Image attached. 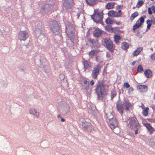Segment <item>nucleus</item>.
<instances>
[{
    "label": "nucleus",
    "mask_w": 155,
    "mask_h": 155,
    "mask_svg": "<svg viewBox=\"0 0 155 155\" xmlns=\"http://www.w3.org/2000/svg\"><path fill=\"white\" fill-rule=\"evenodd\" d=\"M104 43L107 48L111 52H113L115 46L112 41L110 38H106L104 40Z\"/></svg>",
    "instance_id": "nucleus-7"
},
{
    "label": "nucleus",
    "mask_w": 155,
    "mask_h": 155,
    "mask_svg": "<svg viewBox=\"0 0 155 155\" xmlns=\"http://www.w3.org/2000/svg\"><path fill=\"white\" fill-rule=\"evenodd\" d=\"M144 74L147 78H151L152 76V73L151 71L149 69L145 71Z\"/></svg>",
    "instance_id": "nucleus-20"
},
{
    "label": "nucleus",
    "mask_w": 155,
    "mask_h": 155,
    "mask_svg": "<svg viewBox=\"0 0 155 155\" xmlns=\"http://www.w3.org/2000/svg\"><path fill=\"white\" fill-rule=\"evenodd\" d=\"M152 8L151 7H149L148 8V12L149 15H151L152 14Z\"/></svg>",
    "instance_id": "nucleus-42"
},
{
    "label": "nucleus",
    "mask_w": 155,
    "mask_h": 155,
    "mask_svg": "<svg viewBox=\"0 0 155 155\" xmlns=\"http://www.w3.org/2000/svg\"><path fill=\"white\" fill-rule=\"evenodd\" d=\"M144 18L142 17H140L133 26V29L134 31L136 29L141 26L142 24L144 22Z\"/></svg>",
    "instance_id": "nucleus-9"
},
{
    "label": "nucleus",
    "mask_w": 155,
    "mask_h": 155,
    "mask_svg": "<svg viewBox=\"0 0 155 155\" xmlns=\"http://www.w3.org/2000/svg\"><path fill=\"white\" fill-rule=\"evenodd\" d=\"M133 8V9H134V8H135V7H134Z\"/></svg>",
    "instance_id": "nucleus-55"
},
{
    "label": "nucleus",
    "mask_w": 155,
    "mask_h": 155,
    "mask_svg": "<svg viewBox=\"0 0 155 155\" xmlns=\"http://www.w3.org/2000/svg\"><path fill=\"white\" fill-rule=\"evenodd\" d=\"M128 125L131 129H133L138 127L139 124L137 120L134 118H132L130 119Z\"/></svg>",
    "instance_id": "nucleus-11"
},
{
    "label": "nucleus",
    "mask_w": 155,
    "mask_h": 155,
    "mask_svg": "<svg viewBox=\"0 0 155 155\" xmlns=\"http://www.w3.org/2000/svg\"><path fill=\"white\" fill-rule=\"evenodd\" d=\"M95 91L96 93L98 99H102L107 94V90L105 86L103 84H98L96 87Z\"/></svg>",
    "instance_id": "nucleus-1"
},
{
    "label": "nucleus",
    "mask_w": 155,
    "mask_h": 155,
    "mask_svg": "<svg viewBox=\"0 0 155 155\" xmlns=\"http://www.w3.org/2000/svg\"><path fill=\"white\" fill-rule=\"evenodd\" d=\"M102 66L99 64H97L94 67L91 76L94 79H96L97 76L99 74V72L101 71Z\"/></svg>",
    "instance_id": "nucleus-6"
},
{
    "label": "nucleus",
    "mask_w": 155,
    "mask_h": 155,
    "mask_svg": "<svg viewBox=\"0 0 155 155\" xmlns=\"http://www.w3.org/2000/svg\"><path fill=\"white\" fill-rule=\"evenodd\" d=\"M28 34L26 31H21L18 34V38L20 41H25L28 37Z\"/></svg>",
    "instance_id": "nucleus-8"
},
{
    "label": "nucleus",
    "mask_w": 155,
    "mask_h": 155,
    "mask_svg": "<svg viewBox=\"0 0 155 155\" xmlns=\"http://www.w3.org/2000/svg\"><path fill=\"white\" fill-rule=\"evenodd\" d=\"M121 38L120 35L117 34H115L114 37V40L116 44L118 45L120 43V41Z\"/></svg>",
    "instance_id": "nucleus-19"
},
{
    "label": "nucleus",
    "mask_w": 155,
    "mask_h": 155,
    "mask_svg": "<svg viewBox=\"0 0 155 155\" xmlns=\"http://www.w3.org/2000/svg\"><path fill=\"white\" fill-rule=\"evenodd\" d=\"M136 61H133L132 63V64L133 65H134L135 64Z\"/></svg>",
    "instance_id": "nucleus-51"
},
{
    "label": "nucleus",
    "mask_w": 155,
    "mask_h": 155,
    "mask_svg": "<svg viewBox=\"0 0 155 155\" xmlns=\"http://www.w3.org/2000/svg\"><path fill=\"white\" fill-rule=\"evenodd\" d=\"M74 28L72 25H68L66 26V32L68 37L72 43H74Z\"/></svg>",
    "instance_id": "nucleus-2"
},
{
    "label": "nucleus",
    "mask_w": 155,
    "mask_h": 155,
    "mask_svg": "<svg viewBox=\"0 0 155 155\" xmlns=\"http://www.w3.org/2000/svg\"><path fill=\"white\" fill-rule=\"evenodd\" d=\"M30 114L33 115H35L36 117H38L39 116V113L37 112L36 110L34 108H32L30 110Z\"/></svg>",
    "instance_id": "nucleus-25"
},
{
    "label": "nucleus",
    "mask_w": 155,
    "mask_h": 155,
    "mask_svg": "<svg viewBox=\"0 0 155 155\" xmlns=\"http://www.w3.org/2000/svg\"><path fill=\"white\" fill-rule=\"evenodd\" d=\"M144 17L145 18H146V16L145 15L144 16Z\"/></svg>",
    "instance_id": "nucleus-54"
},
{
    "label": "nucleus",
    "mask_w": 155,
    "mask_h": 155,
    "mask_svg": "<svg viewBox=\"0 0 155 155\" xmlns=\"http://www.w3.org/2000/svg\"><path fill=\"white\" fill-rule=\"evenodd\" d=\"M107 116L109 120L108 122V125L111 129L112 130L114 129L117 126V123L116 119L113 118V116L111 113L107 114Z\"/></svg>",
    "instance_id": "nucleus-3"
},
{
    "label": "nucleus",
    "mask_w": 155,
    "mask_h": 155,
    "mask_svg": "<svg viewBox=\"0 0 155 155\" xmlns=\"http://www.w3.org/2000/svg\"><path fill=\"white\" fill-rule=\"evenodd\" d=\"M57 117L58 118H61V116L60 115H58V116H57Z\"/></svg>",
    "instance_id": "nucleus-53"
},
{
    "label": "nucleus",
    "mask_w": 155,
    "mask_h": 155,
    "mask_svg": "<svg viewBox=\"0 0 155 155\" xmlns=\"http://www.w3.org/2000/svg\"><path fill=\"white\" fill-rule=\"evenodd\" d=\"M117 109L120 114L122 115L124 113V104L120 101H118L116 103Z\"/></svg>",
    "instance_id": "nucleus-13"
},
{
    "label": "nucleus",
    "mask_w": 155,
    "mask_h": 155,
    "mask_svg": "<svg viewBox=\"0 0 155 155\" xmlns=\"http://www.w3.org/2000/svg\"><path fill=\"white\" fill-rule=\"evenodd\" d=\"M97 53L98 51L97 50H92L89 52L88 55L90 58H92Z\"/></svg>",
    "instance_id": "nucleus-23"
},
{
    "label": "nucleus",
    "mask_w": 155,
    "mask_h": 155,
    "mask_svg": "<svg viewBox=\"0 0 155 155\" xmlns=\"http://www.w3.org/2000/svg\"><path fill=\"white\" fill-rule=\"evenodd\" d=\"M106 30L110 32H114V28L111 26L107 25L105 27Z\"/></svg>",
    "instance_id": "nucleus-27"
},
{
    "label": "nucleus",
    "mask_w": 155,
    "mask_h": 155,
    "mask_svg": "<svg viewBox=\"0 0 155 155\" xmlns=\"http://www.w3.org/2000/svg\"><path fill=\"white\" fill-rule=\"evenodd\" d=\"M124 87L126 88H129L130 87V85L127 82H124L123 85Z\"/></svg>",
    "instance_id": "nucleus-40"
},
{
    "label": "nucleus",
    "mask_w": 155,
    "mask_h": 155,
    "mask_svg": "<svg viewBox=\"0 0 155 155\" xmlns=\"http://www.w3.org/2000/svg\"><path fill=\"white\" fill-rule=\"evenodd\" d=\"M151 8L152 10L153 11L154 13L155 12V6L153 5L151 6Z\"/></svg>",
    "instance_id": "nucleus-44"
},
{
    "label": "nucleus",
    "mask_w": 155,
    "mask_h": 155,
    "mask_svg": "<svg viewBox=\"0 0 155 155\" xmlns=\"http://www.w3.org/2000/svg\"><path fill=\"white\" fill-rule=\"evenodd\" d=\"M106 56L107 58H110L111 57V56L109 54V53L108 52L107 53Z\"/></svg>",
    "instance_id": "nucleus-48"
},
{
    "label": "nucleus",
    "mask_w": 155,
    "mask_h": 155,
    "mask_svg": "<svg viewBox=\"0 0 155 155\" xmlns=\"http://www.w3.org/2000/svg\"><path fill=\"white\" fill-rule=\"evenodd\" d=\"M121 48L123 49L124 50H127L129 48L128 44L127 42H123L121 45Z\"/></svg>",
    "instance_id": "nucleus-28"
},
{
    "label": "nucleus",
    "mask_w": 155,
    "mask_h": 155,
    "mask_svg": "<svg viewBox=\"0 0 155 155\" xmlns=\"http://www.w3.org/2000/svg\"><path fill=\"white\" fill-rule=\"evenodd\" d=\"M143 50L142 47H139L137 48L135 51H134L133 55L134 56H136L138 55Z\"/></svg>",
    "instance_id": "nucleus-22"
},
{
    "label": "nucleus",
    "mask_w": 155,
    "mask_h": 155,
    "mask_svg": "<svg viewBox=\"0 0 155 155\" xmlns=\"http://www.w3.org/2000/svg\"><path fill=\"white\" fill-rule=\"evenodd\" d=\"M123 103L124 106L125 110L126 111H129L132 109V104L129 101L128 99H124Z\"/></svg>",
    "instance_id": "nucleus-10"
},
{
    "label": "nucleus",
    "mask_w": 155,
    "mask_h": 155,
    "mask_svg": "<svg viewBox=\"0 0 155 155\" xmlns=\"http://www.w3.org/2000/svg\"><path fill=\"white\" fill-rule=\"evenodd\" d=\"M117 93L116 91L113 90H111V99L112 100L115 96L116 95Z\"/></svg>",
    "instance_id": "nucleus-32"
},
{
    "label": "nucleus",
    "mask_w": 155,
    "mask_h": 155,
    "mask_svg": "<svg viewBox=\"0 0 155 155\" xmlns=\"http://www.w3.org/2000/svg\"><path fill=\"white\" fill-rule=\"evenodd\" d=\"M86 2L90 6L96 4L95 0H86Z\"/></svg>",
    "instance_id": "nucleus-29"
},
{
    "label": "nucleus",
    "mask_w": 155,
    "mask_h": 155,
    "mask_svg": "<svg viewBox=\"0 0 155 155\" xmlns=\"http://www.w3.org/2000/svg\"><path fill=\"white\" fill-rule=\"evenodd\" d=\"M94 84V80H92L90 82V84L92 86Z\"/></svg>",
    "instance_id": "nucleus-46"
},
{
    "label": "nucleus",
    "mask_w": 155,
    "mask_h": 155,
    "mask_svg": "<svg viewBox=\"0 0 155 155\" xmlns=\"http://www.w3.org/2000/svg\"><path fill=\"white\" fill-rule=\"evenodd\" d=\"M151 1H153L154 0H151Z\"/></svg>",
    "instance_id": "nucleus-57"
},
{
    "label": "nucleus",
    "mask_w": 155,
    "mask_h": 155,
    "mask_svg": "<svg viewBox=\"0 0 155 155\" xmlns=\"http://www.w3.org/2000/svg\"><path fill=\"white\" fill-rule=\"evenodd\" d=\"M83 63L84 64V71H85L86 69L90 67V63L88 62L87 60H85Z\"/></svg>",
    "instance_id": "nucleus-21"
},
{
    "label": "nucleus",
    "mask_w": 155,
    "mask_h": 155,
    "mask_svg": "<svg viewBox=\"0 0 155 155\" xmlns=\"http://www.w3.org/2000/svg\"><path fill=\"white\" fill-rule=\"evenodd\" d=\"M114 23H115L117 25H120V22L119 21L117 22L116 21H114Z\"/></svg>",
    "instance_id": "nucleus-49"
},
{
    "label": "nucleus",
    "mask_w": 155,
    "mask_h": 155,
    "mask_svg": "<svg viewBox=\"0 0 155 155\" xmlns=\"http://www.w3.org/2000/svg\"><path fill=\"white\" fill-rule=\"evenodd\" d=\"M82 125L85 130H87L88 131H91L93 127L90 123L85 121L82 123Z\"/></svg>",
    "instance_id": "nucleus-12"
},
{
    "label": "nucleus",
    "mask_w": 155,
    "mask_h": 155,
    "mask_svg": "<svg viewBox=\"0 0 155 155\" xmlns=\"http://www.w3.org/2000/svg\"><path fill=\"white\" fill-rule=\"evenodd\" d=\"M138 129H137V130L135 131V134H138Z\"/></svg>",
    "instance_id": "nucleus-50"
},
{
    "label": "nucleus",
    "mask_w": 155,
    "mask_h": 155,
    "mask_svg": "<svg viewBox=\"0 0 155 155\" xmlns=\"http://www.w3.org/2000/svg\"><path fill=\"white\" fill-rule=\"evenodd\" d=\"M138 15V13L137 12H135L133 13L130 16L129 19L131 21H133L134 19Z\"/></svg>",
    "instance_id": "nucleus-26"
},
{
    "label": "nucleus",
    "mask_w": 155,
    "mask_h": 155,
    "mask_svg": "<svg viewBox=\"0 0 155 155\" xmlns=\"http://www.w3.org/2000/svg\"><path fill=\"white\" fill-rule=\"evenodd\" d=\"M102 17L101 13L99 12L98 10H94V14L91 15V18L96 23L102 22Z\"/></svg>",
    "instance_id": "nucleus-4"
},
{
    "label": "nucleus",
    "mask_w": 155,
    "mask_h": 155,
    "mask_svg": "<svg viewBox=\"0 0 155 155\" xmlns=\"http://www.w3.org/2000/svg\"><path fill=\"white\" fill-rule=\"evenodd\" d=\"M114 2H108L105 6V8L106 9H109L113 8L114 7Z\"/></svg>",
    "instance_id": "nucleus-24"
},
{
    "label": "nucleus",
    "mask_w": 155,
    "mask_h": 155,
    "mask_svg": "<svg viewBox=\"0 0 155 155\" xmlns=\"http://www.w3.org/2000/svg\"><path fill=\"white\" fill-rule=\"evenodd\" d=\"M84 84L86 85V89L87 90L89 89V82L87 80H85L84 81Z\"/></svg>",
    "instance_id": "nucleus-38"
},
{
    "label": "nucleus",
    "mask_w": 155,
    "mask_h": 155,
    "mask_svg": "<svg viewBox=\"0 0 155 155\" xmlns=\"http://www.w3.org/2000/svg\"><path fill=\"white\" fill-rule=\"evenodd\" d=\"M105 22L108 24H112L114 23V21L109 18H108L106 19Z\"/></svg>",
    "instance_id": "nucleus-31"
},
{
    "label": "nucleus",
    "mask_w": 155,
    "mask_h": 155,
    "mask_svg": "<svg viewBox=\"0 0 155 155\" xmlns=\"http://www.w3.org/2000/svg\"><path fill=\"white\" fill-rule=\"evenodd\" d=\"M129 88L128 89V93H130L131 92H133L134 91V88H133L132 87H129Z\"/></svg>",
    "instance_id": "nucleus-41"
},
{
    "label": "nucleus",
    "mask_w": 155,
    "mask_h": 155,
    "mask_svg": "<svg viewBox=\"0 0 155 155\" xmlns=\"http://www.w3.org/2000/svg\"><path fill=\"white\" fill-rule=\"evenodd\" d=\"M137 87L139 91L142 93H145L148 91L147 85L144 84H138Z\"/></svg>",
    "instance_id": "nucleus-14"
},
{
    "label": "nucleus",
    "mask_w": 155,
    "mask_h": 155,
    "mask_svg": "<svg viewBox=\"0 0 155 155\" xmlns=\"http://www.w3.org/2000/svg\"><path fill=\"white\" fill-rule=\"evenodd\" d=\"M150 21L151 22V23L152 24H155V19H152L151 20H150Z\"/></svg>",
    "instance_id": "nucleus-45"
},
{
    "label": "nucleus",
    "mask_w": 155,
    "mask_h": 155,
    "mask_svg": "<svg viewBox=\"0 0 155 155\" xmlns=\"http://www.w3.org/2000/svg\"><path fill=\"white\" fill-rule=\"evenodd\" d=\"M96 60L98 62L100 63L102 61V57L100 56H97L96 57Z\"/></svg>",
    "instance_id": "nucleus-37"
},
{
    "label": "nucleus",
    "mask_w": 155,
    "mask_h": 155,
    "mask_svg": "<svg viewBox=\"0 0 155 155\" xmlns=\"http://www.w3.org/2000/svg\"><path fill=\"white\" fill-rule=\"evenodd\" d=\"M108 15L109 16L112 17H120L121 16V15H119L117 12L112 10L108 12Z\"/></svg>",
    "instance_id": "nucleus-17"
},
{
    "label": "nucleus",
    "mask_w": 155,
    "mask_h": 155,
    "mask_svg": "<svg viewBox=\"0 0 155 155\" xmlns=\"http://www.w3.org/2000/svg\"><path fill=\"white\" fill-rule=\"evenodd\" d=\"M119 15H121L122 14V11L120 9L118 11V12H117Z\"/></svg>",
    "instance_id": "nucleus-47"
},
{
    "label": "nucleus",
    "mask_w": 155,
    "mask_h": 155,
    "mask_svg": "<svg viewBox=\"0 0 155 155\" xmlns=\"http://www.w3.org/2000/svg\"><path fill=\"white\" fill-rule=\"evenodd\" d=\"M50 27L51 31L54 33L58 32L59 30V26L58 22L55 20L52 21L50 24Z\"/></svg>",
    "instance_id": "nucleus-5"
},
{
    "label": "nucleus",
    "mask_w": 155,
    "mask_h": 155,
    "mask_svg": "<svg viewBox=\"0 0 155 155\" xmlns=\"http://www.w3.org/2000/svg\"><path fill=\"white\" fill-rule=\"evenodd\" d=\"M73 0H65L63 3V5L67 9L71 8L73 6Z\"/></svg>",
    "instance_id": "nucleus-15"
},
{
    "label": "nucleus",
    "mask_w": 155,
    "mask_h": 155,
    "mask_svg": "<svg viewBox=\"0 0 155 155\" xmlns=\"http://www.w3.org/2000/svg\"><path fill=\"white\" fill-rule=\"evenodd\" d=\"M35 33L37 34V35L41 34V29L36 28L35 31Z\"/></svg>",
    "instance_id": "nucleus-39"
},
{
    "label": "nucleus",
    "mask_w": 155,
    "mask_h": 155,
    "mask_svg": "<svg viewBox=\"0 0 155 155\" xmlns=\"http://www.w3.org/2000/svg\"><path fill=\"white\" fill-rule=\"evenodd\" d=\"M61 121L62 122H64L65 121V119L64 118H62L61 119Z\"/></svg>",
    "instance_id": "nucleus-52"
},
{
    "label": "nucleus",
    "mask_w": 155,
    "mask_h": 155,
    "mask_svg": "<svg viewBox=\"0 0 155 155\" xmlns=\"http://www.w3.org/2000/svg\"><path fill=\"white\" fill-rule=\"evenodd\" d=\"M144 126L147 128L150 134H152L155 130L154 128L149 123H145Z\"/></svg>",
    "instance_id": "nucleus-16"
},
{
    "label": "nucleus",
    "mask_w": 155,
    "mask_h": 155,
    "mask_svg": "<svg viewBox=\"0 0 155 155\" xmlns=\"http://www.w3.org/2000/svg\"><path fill=\"white\" fill-rule=\"evenodd\" d=\"M144 4V2L143 1H139L138 2L136 5V7L139 8L140 7Z\"/></svg>",
    "instance_id": "nucleus-35"
},
{
    "label": "nucleus",
    "mask_w": 155,
    "mask_h": 155,
    "mask_svg": "<svg viewBox=\"0 0 155 155\" xmlns=\"http://www.w3.org/2000/svg\"><path fill=\"white\" fill-rule=\"evenodd\" d=\"M148 110L149 108L148 107H146L143 110V116L145 117L147 116Z\"/></svg>",
    "instance_id": "nucleus-30"
},
{
    "label": "nucleus",
    "mask_w": 155,
    "mask_h": 155,
    "mask_svg": "<svg viewBox=\"0 0 155 155\" xmlns=\"http://www.w3.org/2000/svg\"><path fill=\"white\" fill-rule=\"evenodd\" d=\"M150 122H152V121H151L150 120H149Z\"/></svg>",
    "instance_id": "nucleus-56"
},
{
    "label": "nucleus",
    "mask_w": 155,
    "mask_h": 155,
    "mask_svg": "<svg viewBox=\"0 0 155 155\" xmlns=\"http://www.w3.org/2000/svg\"><path fill=\"white\" fill-rule=\"evenodd\" d=\"M89 42L92 45L94 46H97V45L98 44L97 41H96L94 40L93 39H90L89 40Z\"/></svg>",
    "instance_id": "nucleus-33"
},
{
    "label": "nucleus",
    "mask_w": 155,
    "mask_h": 155,
    "mask_svg": "<svg viewBox=\"0 0 155 155\" xmlns=\"http://www.w3.org/2000/svg\"><path fill=\"white\" fill-rule=\"evenodd\" d=\"M147 31L149 30L151 26L152 23L150 21V20L148 19L147 21Z\"/></svg>",
    "instance_id": "nucleus-34"
},
{
    "label": "nucleus",
    "mask_w": 155,
    "mask_h": 155,
    "mask_svg": "<svg viewBox=\"0 0 155 155\" xmlns=\"http://www.w3.org/2000/svg\"><path fill=\"white\" fill-rule=\"evenodd\" d=\"M144 70L143 68V66L141 65H139L137 68V71L138 72H142Z\"/></svg>",
    "instance_id": "nucleus-36"
},
{
    "label": "nucleus",
    "mask_w": 155,
    "mask_h": 155,
    "mask_svg": "<svg viewBox=\"0 0 155 155\" xmlns=\"http://www.w3.org/2000/svg\"><path fill=\"white\" fill-rule=\"evenodd\" d=\"M150 58L153 60H155V53L151 55Z\"/></svg>",
    "instance_id": "nucleus-43"
},
{
    "label": "nucleus",
    "mask_w": 155,
    "mask_h": 155,
    "mask_svg": "<svg viewBox=\"0 0 155 155\" xmlns=\"http://www.w3.org/2000/svg\"><path fill=\"white\" fill-rule=\"evenodd\" d=\"M102 31L99 28H97L93 31L94 36L97 37H99L102 34Z\"/></svg>",
    "instance_id": "nucleus-18"
}]
</instances>
